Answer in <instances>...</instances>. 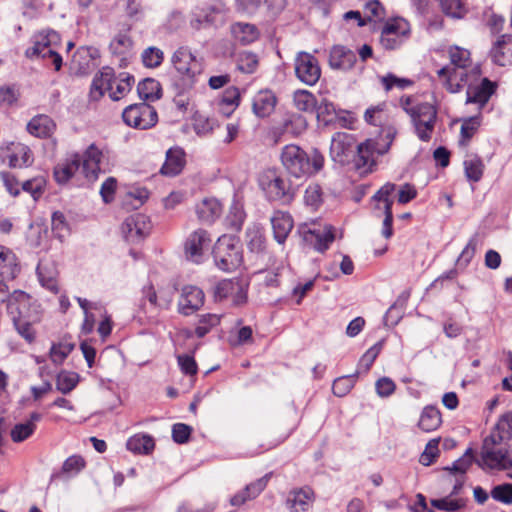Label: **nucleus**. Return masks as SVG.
I'll return each mask as SVG.
<instances>
[{
  "instance_id": "f257e3e1",
  "label": "nucleus",
  "mask_w": 512,
  "mask_h": 512,
  "mask_svg": "<svg viewBox=\"0 0 512 512\" xmlns=\"http://www.w3.org/2000/svg\"><path fill=\"white\" fill-rule=\"evenodd\" d=\"M386 138L388 141L385 144H380L372 139L357 144L353 134L337 132L331 139L330 157L341 166H351L360 173H368L375 162L374 154L383 155L389 150L393 135L388 133Z\"/></svg>"
},
{
  "instance_id": "f03ea898",
  "label": "nucleus",
  "mask_w": 512,
  "mask_h": 512,
  "mask_svg": "<svg viewBox=\"0 0 512 512\" xmlns=\"http://www.w3.org/2000/svg\"><path fill=\"white\" fill-rule=\"evenodd\" d=\"M281 161L288 173L296 178L319 172L324 165V157L314 149L309 156L297 145H286L281 153Z\"/></svg>"
},
{
  "instance_id": "7ed1b4c3",
  "label": "nucleus",
  "mask_w": 512,
  "mask_h": 512,
  "mask_svg": "<svg viewBox=\"0 0 512 512\" xmlns=\"http://www.w3.org/2000/svg\"><path fill=\"white\" fill-rule=\"evenodd\" d=\"M171 62L178 73L174 86L178 94H182L194 86L197 76L202 71V65L190 49L184 46L174 52Z\"/></svg>"
},
{
  "instance_id": "20e7f679",
  "label": "nucleus",
  "mask_w": 512,
  "mask_h": 512,
  "mask_svg": "<svg viewBox=\"0 0 512 512\" xmlns=\"http://www.w3.org/2000/svg\"><path fill=\"white\" fill-rule=\"evenodd\" d=\"M215 265L224 272L236 270L243 261L242 247L236 237L222 235L213 247Z\"/></svg>"
},
{
  "instance_id": "39448f33",
  "label": "nucleus",
  "mask_w": 512,
  "mask_h": 512,
  "mask_svg": "<svg viewBox=\"0 0 512 512\" xmlns=\"http://www.w3.org/2000/svg\"><path fill=\"white\" fill-rule=\"evenodd\" d=\"M259 185L270 201L287 204L292 201L295 194L291 182L273 170H268L261 175Z\"/></svg>"
},
{
  "instance_id": "423d86ee",
  "label": "nucleus",
  "mask_w": 512,
  "mask_h": 512,
  "mask_svg": "<svg viewBox=\"0 0 512 512\" xmlns=\"http://www.w3.org/2000/svg\"><path fill=\"white\" fill-rule=\"evenodd\" d=\"M405 112L411 117L418 138L424 142L430 141L437 119L435 106L429 103H420L414 108H405Z\"/></svg>"
},
{
  "instance_id": "0eeeda50",
  "label": "nucleus",
  "mask_w": 512,
  "mask_h": 512,
  "mask_svg": "<svg viewBox=\"0 0 512 512\" xmlns=\"http://www.w3.org/2000/svg\"><path fill=\"white\" fill-rule=\"evenodd\" d=\"M122 118L128 126L142 130L153 127L158 120L156 109L146 102L129 105Z\"/></svg>"
},
{
  "instance_id": "6e6552de",
  "label": "nucleus",
  "mask_w": 512,
  "mask_h": 512,
  "mask_svg": "<svg viewBox=\"0 0 512 512\" xmlns=\"http://www.w3.org/2000/svg\"><path fill=\"white\" fill-rule=\"evenodd\" d=\"M212 244L211 235L204 229L190 233L184 242V255L188 261L200 264Z\"/></svg>"
},
{
  "instance_id": "1a4fd4ad",
  "label": "nucleus",
  "mask_w": 512,
  "mask_h": 512,
  "mask_svg": "<svg viewBox=\"0 0 512 512\" xmlns=\"http://www.w3.org/2000/svg\"><path fill=\"white\" fill-rule=\"evenodd\" d=\"M294 68L297 79L308 86L315 85L320 79L321 68L318 59L308 52L297 53Z\"/></svg>"
},
{
  "instance_id": "9d476101",
  "label": "nucleus",
  "mask_w": 512,
  "mask_h": 512,
  "mask_svg": "<svg viewBox=\"0 0 512 512\" xmlns=\"http://www.w3.org/2000/svg\"><path fill=\"white\" fill-rule=\"evenodd\" d=\"M247 284L239 279H224L214 289L216 301L230 299L234 306H241L247 302Z\"/></svg>"
},
{
  "instance_id": "9b49d317",
  "label": "nucleus",
  "mask_w": 512,
  "mask_h": 512,
  "mask_svg": "<svg viewBox=\"0 0 512 512\" xmlns=\"http://www.w3.org/2000/svg\"><path fill=\"white\" fill-rule=\"evenodd\" d=\"M475 463L484 471H504L512 468V458L507 448H481Z\"/></svg>"
},
{
  "instance_id": "f8f14e48",
  "label": "nucleus",
  "mask_w": 512,
  "mask_h": 512,
  "mask_svg": "<svg viewBox=\"0 0 512 512\" xmlns=\"http://www.w3.org/2000/svg\"><path fill=\"white\" fill-rule=\"evenodd\" d=\"M38 306L32 303L31 297L24 291L16 290L10 294L7 311L12 321L38 317Z\"/></svg>"
},
{
  "instance_id": "ddd939ff",
  "label": "nucleus",
  "mask_w": 512,
  "mask_h": 512,
  "mask_svg": "<svg viewBox=\"0 0 512 512\" xmlns=\"http://www.w3.org/2000/svg\"><path fill=\"white\" fill-rule=\"evenodd\" d=\"M151 229V222L147 215L135 213L128 216L122 224L121 230L124 238L132 243L141 241Z\"/></svg>"
},
{
  "instance_id": "4468645a",
  "label": "nucleus",
  "mask_w": 512,
  "mask_h": 512,
  "mask_svg": "<svg viewBox=\"0 0 512 512\" xmlns=\"http://www.w3.org/2000/svg\"><path fill=\"white\" fill-rule=\"evenodd\" d=\"M204 299L202 289L194 285H186L181 290L178 311L185 316L191 315L203 306Z\"/></svg>"
},
{
  "instance_id": "2eb2a0df",
  "label": "nucleus",
  "mask_w": 512,
  "mask_h": 512,
  "mask_svg": "<svg viewBox=\"0 0 512 512\" xmlns=\"http://www.w3.org/2000/svg\"><path fill=\"white\" fill-rule=\"evenodd\" d=\"M314 502V492L309 487L294 489L286 498V507L290 512H308Z\"/></svg>"
},
{
  "instance_id": "dca6fc26",
  "label": "nucleus",
  "mask_w": 512,
  "mask_h": 512,
  "mask_svg": "<svg viewBox=\"0 0 512 512\" xmlns=\"http://www.w3.org/2000/svg\"><path fill=\"white\" fill-rule=\"evenodd\" d=\"M226 21V10L224 6H209L202 11L197 19L191 22L196 29L200 27H220Z\"/></svg>"
},
{
  "instance_id": "f3484780",
  "label": "nucleus",
  "mask_w": 512,
  "mask_h": 512,
  "mask_svg": "<svg viewBox=\"0 0 512 512\" xmlns=\"http://www.w3.org/2000/svg\"><path fill=\"white\" fill-rule=\"evenodd\" d=\"M356 61V54L345 46L335 45L330 51L329 65L332 69L347 71L354 66Z\"/></svg>"
},
{
  "instance_id": "a211bd4d",
  "label": "nucleus",
  "mask_w": 512,
  "mask_h": 512,
  "mask_svg": "<svg viewBox=\"0 0 512 512\" xmlns=\"http://www.w3.org/2000/svg\"><path fill=\"white\" fill-rule=\"evenodd\" d=\"M495 89L496 85L488 78H483L481 84L478 86H473L469 83L466 93V103H474L477 104L479 108H482L489 101Z\"/></svg>"
},
{
  "instance_id": "6ab92c4d",
  "label": "nucleus",
  "mask_w": 512,
  "mask_h": 512,
  "mask_svg": "<svg viewBox=\"0 0 512 512\" xmlns=\"http://www.w3.org/2000/svg\"><path fill=\"white\" fill-rule=\"evenodd\" d=\"M269 474L257 479L256 481L246 485V487L237 492L230 498V504L235 507H240L247 501L255 499L267 486Z\"/></svg>"
},
{
  "instance_id": "aec40b11",
  "label": "nucleus",
  "mask_w": 512,
  "mask_h": 512,
  "mask_svg": "<svg viewBox=\"0 0 512 512\" xmlns=\"http://www.w3.org/2000/svg\"><path fill=\"white\" fill-rule=\"evenodd\" d=\"M101 157L102 152L94 145H90L85 153L80 156V170L88 180H95L97 178L100 171Z\"/></svg>"
},
{
  "instance_id": "412c9836",
  "label": "nucleus",
  "mask_w": 512,
  "mask_h": 512,
  "mask_svg": "<svg viewBox=\"0 0 512 512\" xmlns=\"http://www.w3.org/2000/svg\"><path fill=\"white\" fill-rule=\"evenodd\" d=\"M274 239L283 244L293 229L294 222L288 212L275 211L271 217Z\"/></svg>"
},
{
  "instance_id": "4be33fe9",
  "label": "nucleus",
  "mask_w": 512,
  "mask_h": 512,
  "mask_svg": "<svg viewBox=\"0 0 512 512\" xmlns=\"http://www.w3.org/2000/svg\"><path fill=\"white\" fill-rule=\"evenodd\" d=\"M230 32L234 41L241 45H249L260 36L258 27L246 22L233 23L230 27Z\"/></svg>"
},
{
  "instance_id": "5701e85b",
  "label": "nucleus",
  "mask_w": 512,
  "mask_h": 512,
  "mask_svg": "<svg viewBox=\"0 0 512 512\" xmlns=\"http://www.w3.org/2000/svg\"><path fill=\"white\" fill-rule=\"evenodd\" d=\"M60 42V35L54 30L42 31L34 36L33 46L29 47L25 55L26 57L33 59L35 55L46 50L51 46H56Z\"/></svg>"
},
{
  "instance_id": "b1692460",
  "label": "nucleus",
  "mask_w": 512,
  "mask_h": 512,
  "mask_svg": "<svg viewBox=\"0 0 512 512\" xmlns=\"http://www.w3.org/2000/svg\"><path fill=\"white\" fill-rule=\"evenodd\" d=\"M113 76L114 70L110 67H104L95 74L90 89V97L93 100L100 99L106 91L112 89Z\"/></svg>"
},
{
  "instance_id": "393cba45",
  "label": "nucleus",
  "mask_w": 512,
  "mask_h": 512,
  "mask_svg": "<svg viewBox=\"0 0 512 512\" xmlns=\"http://www.w3.org/2000/svg\"><path fill=\"white\" fill-rule=\"evenodd\" d=\"M277 99L270 90L259 91L253 98V112L260 118L269 116L275 108Z\"/></svg>"
},
{
  "instance_id": "a878e982",
  "label": "nucleus",
  "mask_w": 512,
  "mask_h": 512,
  "mask_svg": "<svg viewBox=\"0 0 512 512\" xmlns=\"http://www.w3.org/2000/svg\"><path fill=\"white\" fill-rule=\"evenodd\" d=\"M18 272L16 255L9 248L0 245V279L12 280Z\"/></svg>"
},
{
  "instance_id": "bb28decb",
  "label": "nucleus",
  "mask_w": 512,
  "mask_h": 512,
  "mask_svg": "<svg viewBox=\"0 0 512 512\" xmlns=\"http://www.w3.org/2000/svg\"><path fill=\"white\" fill-rule=\"evenodd\" d=\"M512 41L511 35H502L491 49L490 55L492 61L499 66H508L512 64V52L507 47V43Z\"/></svg>"
},
{
  "instance_id": "cd10ccee",
  "label": "nucleus",
  "mask_w": 512,
  "mask_h": 512,
  "mask_svg": "<svg viewBox=\"0 0 512 512\" xmlns=\"http://www.w3.org/2000/svg\"><path fill=\"white\" fill-rule=\"evenodd\" d=\"M27 130L36 137L46 138L54 132L55 123L47 115H38L29 121Z\"/></svg>"
},
{
  "instance_id": "c85d7f7f",
  "label": "nucleus",
  "mask_w": 512,
  "mask_h": 512,
  "mask_svg": "<svg viewBox=\"0 0 512 512\" xmlns=\"http://www.w3.org/2000/svg\"><path fill=\"white\" fill-rule=\"evenodd\" d=\"M42 419V415L38 412H33L30 414L29 420L25 423L16 424L11 432V439L16 442H22L29 438L36 429V422H39Z\"/></svg>"
},
{
  "instance_id": "c756f323",
  "label": "nucleus",
  "mask_w": 512,
  "mask_h": 512,
  "mask_svg": "<svg viewBox=\"0 0 512 512\" xmlns=\"http://www.w3.org/2000/svg\"><path fill=\"white\" fill-rule=\"evenodd\" d=\"M198 218L205 223H213L222 213L221 203L215 199H204L197 205Z\"/></svg>"
},
{
  "instance_id": "7c9ffc66",
  "label": "nucleus",
  "mask_w": 512,
  "mask_h": 512,
  "mask_svg": "<svg viewBox=\"0 0 512 512\" xmlns=\"http://www.w3.org/2000/svg\"><path fill=\"white\" fill-rule=\"evenodd\" d=\"M184 166V153L181 149H169L166 153V161L160 172L166 176H176Z\"/></svg>"
},
{
  "instance_id": "2f4dec72",
  "label": "nucleus",
  "mask_w": 512,
  "mask_h": 512,
  "mask_svg": "<svg viewBox=\"0 0 512 512\" xmlns=\"http://www.w3.org/2000/svg\"><path fill=\"white\" fill-rule=\"evenodd\" d=\"M137 92L144 101H155L162 96L161 85L153 78H146L140 81L137 86Z\"/></svg>"
},
{
  "instance_id": "473e14b6",
  "label": "nucleus",
  "mask_w": 512,
  "mask_h": 512,
  "mask_svg": "<svg viewBox=\"0 0 512 512\" xmlns=\"http://www.w3.org/2000/svg\"><path fill=\"white\" fill-rule=\"evenodd\" d=\"M80 163V155L76 154L65 164L56 166L54 169L55 180L60 184L66 183L77 171L80 170Z\"/></svg>"
},
{
  "instance_id": "72a5a7b5",
  "label": "nucleus",
  "mask_w": 512,
  "mask_h": 512,
  "mask_svg": "<svg viewBox=\"0 0 512 512\" xmlns=\"http://www.w3.org/2000/svg\"><path fill=\"white\" fill-rule=\"evenodd\" d=\"M442 422L440 411L432 406L425 407L421 413L418 426L424 432L436 430Z\"/></svg>"
},
{
  "instance_id": "f704fd0d",
  "label": "nucleus",
  "mask_w": 512,
  "mask_h": 512,
  "mask_svg": "<svg viewBox=\"0 0 512 512\" xmlns=\"http://www.w3.org/2000/svg\"><path fill=\"white\" fill-rule=\"evenodd\" d=\"M112 82V89L109 90V95L112 100L116 101L131 90L134 78L127 73H121L117 78L113 76Z\"/></svg>"
},
{
  "instance_id": "c9c22d12",
  "label": "nucleus",
  "mask_w": 512,
  "mask_h": 512,
  "mask_svg": "<svg viewBox=\"0 0 512 512\" xmlns=\"http://www.w3.org/2000/svg\"><path fill=\"white\" fill-rule=\"evenodd\" d=\"M293 102L295 107L302 112L314 113L317 107L316 97L308 90L295 91Z\"/></svg>"
},
{
  "instance_id": "e433bc0d",
  "label": "nucleus",
  "mask_w": 512,
  "mask_h": 512,
  "mask_svg": "<svg viewBox=\"0 0 512 512\" xmlns=\"http://www.w3.org/2000/svg\"><path fill=\"white\" fill-rule=\"evenodd\" d=\"M464 171L466 178L471 182L481 180L484 172V164L477 155H470L464 160Z\"/></svg>"
},
{
  "instance_id": "4c0bfd02",
  "label": "nucleus",
  "mask_w": 512,
  "mask_h": 512,
  "mask_svg": "<svg viewBox=\"0 0 512 512\" xmlns=\"http://www.w3.org/2000/svg\"><path fill=\"white\" fill-rule=\"evenodd\" d=\"M154 440L149 435H134L128 439L126 447L129 451L148 454L154 449Z\"/></svg>"
},
{
  "instance_id": "58836bf2",
  "label": "nucleus",
  "mask_w": 512,
  "mask_h": 512,
  "mask_svg": "<svg viewBox=\"0 0 512 512\" xmlns=\"http://www.w3.org/2000/svg\"><path fill=\"white\" fill-rule=\"evenodd\" d=\"M258 64V56L253 52L241 51L236 55V66L242 73H254L258 68Z\"/></svg>"
},
{
  "instance_id": "ea45409f",
  "label": "nucleus",
  "mask_w": 512,
  "mask_h": 512,
  "mask_svg": "<svg viewBox=\"0 0 512 512\" xmlns=\"http://www.w3.org/2000/svg\"><path fill=\"white\" fill-rule=\"evenodd\" d=\"M311 234L315 237L314 247L318 252L326 251L335 239L334 228L331 225H326L322 230L311 231Z\"/></svg>"
},
{
  "instance_id": "a19ab883",
  "label": "nucleus",
  "mask_w": 512,
  "mask_h": 512,
  "mask_svg": "<svg viewBox=\"0 0 512 512\" xmlns=\"http://www.w3.org/2000/svg\"><path fill=\"white\" fill-rule=\"evenodd\" d=\"M440 6L442 12L453 19H462L467 13L463 0H440Z\"/></svg>"
},
{
  "instance_id": "79ce46f5",
  "label": "nucleus",
  "mask_w": 512,
  "mask_h": 512,
  "mask_svg": "<svg viewBox=\"0 0 512 512\" xmlns=\"http://www.w3.org/2000/svg\"><path fill=\"white\" fill-rule=\"evenodd\" d=\"M85 465L86 462L82 456L72 455L64 461L61 472L54 474L52 477L59 478L63 474H67L69 476L77 475L85 468Z\"/></svg>"
},
{
  "instance_id": "37998d69",
  "label": "nucleus",
  "mask_w": 512,
  "mask_h": 512,
  "mask_svg": "<svg viewBox=\"0 0 512 512\" xmlns=\"http://www.w3.org/2000/svg\"><path fill=\"white\" fill-rule=\"evenodd\" d=\"M381 33L386 35H398L402 38H408L410 34L409 23L403 18H396L388 21L382 28Z\"/></svg>"
},
{
  "instance_id": "c03bdc74",
  "label": "nucleus",
  "mask_w": 512,
  "mask_h": 512,
  "mask_svg": "<svg viewBox=\"0 0 512 512\" xmlns=\"http://www.w3.org/2000/svg\"><path fill=\"white\" fill-rule=\"evenodd\" d=\"M315 112L318 121L326 126L331 124L334 118L337 117L334 104L327 99H322L319 103L317 102Z\"/></svg>"
},
{
  "instance_id": "a18cd8bd",
  "label": "nucleus",
  "mask_w": 512,
  "mask_h": 512,
  "mask_svg": "<svg viewBox=\"0 0 512 512\" xmlns=\"http://www.w3.org/2000/svg\"><path fill=\"white\" fill-rule=\"evenodd\" d=\"M245 219V212L240 203L234 201L226 216L227 225L234 231H240Z\"/></svg>"
},
{
  "instance_id": "49530a36",
  "label": "nucleus",
  "mask_w": 512,
  "mask_h": 512,
  "mask_svg": "<svg viewBox=\"0 0 512 512\" xmlns=\"http://www.w3.org/2000/svg\"><path fill=\"white\" fill-rule=\"evenodd\" d=\"M32 153L25 145H17L15 151L9 156L11 167H22L32 163Z\"/></svg>"
},
{
  "instance_id": "de8ad7c7",
  "label": "nucleus",
  "mask_w": 512,
  "mask_h": 512,
  "mask_svg": "<svg viewBox=\"0 0 512 512\" xmlns=\"http://www.w3.org/2000/svg\"><path fill=\"white\" fill-rule=\"evenodd\" d=\"M142 63L147 68H157L164 60V52L155 46L143 50L141 54Z\"/></svg>"
},
{
  "instance_id": "09e8293b",
  "label": "nucleus",
  "mask_w": 512,
  "mask_h": 512,
  "mask_svg": "<svg viewBox=\"0 0 512 512\" xmlns=\"http://www.w3.org/2000/svg\"><path fill=\"white\" fill-rule=\"evenodd\" d=\"M39 317L13 320V325L18 334L23 337L28 343H32L35 340V331L32 328L33 323L37 322Z\"/></svg>"
},
{
  "instance_id": "8fccbe9b",
  "label": "nucleus",
  "mask_w": 512,
  "mask_h": 512,
  "mask_svg": "<svg viewBox=\"0 0 512 512\" xmlns=\"http://www.w3.org/2000/svg\"><path fill=\"white\" fill-rule=\"evenodd\" d=\"M37 274L39 281L43 287L47 290L57 293L58 292V283L55 277V273L53 271H48L46 265L39 263L37 266Z\"/></svg>"
},
{
  "instance_id": "3c124183",
  "label": "nucleus",
  "mask_w": 512,
  "mask_h": 512,
  "mask_svg": "<svg viewBox=\"0 0 512 512\" xmlns=\"http://www.w3.org/2000/svg\"><path fill=\"white\" fill-rule=\"evenodd\" d=\"M78 383V375L72 372L63 371L56 378V388L63 394L71 392Z\"/></svg>"
},
{
  "instance_id": "603ef678",
  "label": "nucleus",
  "mask_w": 512,
  "mask_h": 512,
  "mask_svg": "<svg viewBox=\"0 0 512 512\" xmlns=\"http://www.w3.org/2000/svg\"><path fill=\"white\" fill-rule=\"evenodd\" d=\"M475 460L473 449L468 448L462 457L453 462L451 467H445L444 469L453 473L465 474Z\"/></svg>"
},
{
  "instance_id": "864d4df0",
  "label": "nucleus",
  "mask_w": 512,
  "mask_h": 512,
  "mask_svg": "<svg viewBox=\"0 0 512 512\" xmlns=\"http://www.w3.org/2000/svg\"><path fill=\"white\" fill-rule=\"evenodd\" d=\"M480 126V117L473 116L465 119L461 125L460 143L467 144Z\"/></svg>"
},
{
  "instance_id": "5fc2aeb1",
  "label": "nucleus",
  "mask_w": 512,
  "mask_h": 512,
  "mask_svg": "<svg viewBox=\"0 0 512 512\" xmlns=\"http://www.w3.org/2000/svg\"><path fill=\"white\" fill-rule=\"evenodd\" d=\"M431 505L439 510L454 512L463 508L465 502L461 498L453 499L451 496H447L441 499L431 500Z\"/></svg>"
},
{
  "instance_id": "6e6d98bb",
  "label": "nucleus",
  "mask_w": 512,
  "mask_h": 512,
  "mask_svg": "<svg viewBox=\"0 0 512 512\" xmlns=\"http://www.w3.org/2000/svg\"><path fill=\"white\" fill-rule=\"evenodd\" d=\"M451 63L454 68L464 70L470 63V52L460 47H452L449 51Z\"/></svg>"
},
{
  "instance_id": "4d7b16f0",
  "label": "nucleus",
  "mask_w": 512,
  "mask_h": 512,
  "mask_svg": "<svg viewBox=\"0 0 512 512\" xmlns=\"http://www.w3.org/2000/svg\"><path fill=\"white\" fill-rule=\"evenodd\" d=\"M220 323V317L217 314H205L201 315L199 319V325L195 328V334L197 337H204L212 327Z\"/></svg>"
},
{
  "instance_id": "13d9d810",
  "label": "nucleus",
  "mask_w": 512,
  "mask_h": 512,
  "mask_svg": "<svg viewBox=\"0 0 512 512\" xmlns=\"http://www.w3.org/2000/svg\"><path fill=\"white\" fill-rule=\"evenodd\" d=\"M355 383V376H342L334 380L332 385L333 394L337 397L347 395L353 388Z\"/></svg>"
},
{
  "instance_id": "bf43d9fd",
  "label": "nucleus",
  "mask_w": 512,
  "mask_h": 512,
  "mask_svg": "<svg viewBox=\"0 0 512 512\" xmlns=\"http://www.w3.org/2000/svg\"><path fill=\"white\" fill-rule=\"evenodd\" d=\"M240 102V92L239 89L235 86L228 87L222 95L220 105L222 109H229L233 111Z\"/></svg>"
},
{
  "instance_id": "052dcab7",
  "label": "nucleus",
  "mask_w": 512,
  "mask_h": 512,
  "mask_svg": "<svg viewBox=\"0 0 512 512\" xmlns=\"http://www.w3.org/2000/svg\"><path fill=\"white\" fill-rule=\"evenodd\" d=\"M51 228L53 234L60 240H62L68 233V224L65 216L62 212L56 211L52 215Z\"/></svg>"
},
{
  "instance_id": "680f3d73",
  "label": "nucleus",
  "mask_w": 512,
  "mask_h": 512,
  "mask_svg": "<svg viewBox=\"0 0 512 512\" xmlns=\"http://www.w3.org/2000/svg\"><path fill=\"white\" fill-rule=\"evenodd\" d=\"M477 243L478 238L477 235L475 234L469 239L467 245L464 247L456 261V264L459 267H466L470 263V261L475 255Z\"/></svg>"
},
{
  "instance_id": "e2e57ef3",
  "label": "nucleus",
  "mask_w": 512,
  "mask_h": 512,
  "mask_svg": "<svg viewBox=\"0 0 512 512\" xmlns=\"http://www.w3.org/2000/svg\"><path fill=\"white\" fill-rule=\"evenodd\" d=\"M491 497L504 504H512V484H501L491 490Z\"/></svg>"
},
{
  "instance_id": "0e129e2a",
  "label": "nucleus",
  "mask_w": 512,
  "mask_h": 512,
  "mask_svg": "<svg viewBox=\"0 0 512 512\" xmlns=\"http://www.w3.org/2000/svg\"><path fill=\"white\" fill-rule=\"evenodd\" d=\"M439 440L438 439H432L430 440L423 453L420 455L419 462L424 466H429L433 463L435 458L438 456L439 449H438Z\"/></svg>"
},
{
  "instance_id": "69168bd1",
  "label": "nucleus",
  "mask_w": 512,
  "mask_h": 512,
  "mask_svg": "<svg viewBox=\"0 0 512 512\" xmlns=\"http://www.w3.org/2000/svg\"><path fill=\"white\" fill-rule=\"evenodd\" d=\"M381 82L386 91H390L393 87H398L400 89H405L408 86H411L413 82L407 78H399L394 74H387L386 76L381 78Z\"/></svg>"
},
{
  "instance_id": "338daca9",
  "label": "nucleus",
  "mask_w": 512,
  "mask_h": 512,
  "mask_svg": "<svg viewBox=\"0 0 512 512\" xmlns=\"http://www.w3.org/2000/svg\"><path fill=\"white\" fill-rule=\"evenodd\" d=\"M510 438L508 434H505L503 431L496 430V426L490 435H488L484 440L481 448H500L499 446L504 441H509Z\"/></svg>"
},
{
  "instance_id": "774afa93",
  "label": "nucleus",
  "mask_w": 512,
  "mask_h": 512,
  "mask_svg": "<svg viewBox=\"0 0 512 512\" xmlns=\"http://www.w3.org/2000/svg\"><path fill=\"white\" fill-rule=\"evenodd\" d=\"M74 346L72 344H54L50 350L51 360L55 364H61L65 358L71 353Z\"/></svg>"
}]
</instances>
